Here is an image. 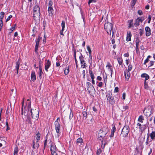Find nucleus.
I'll return each instance as SVG.
<instances>
[{"mask_svg": "<svg viewBox=\"0 0 155 155\" xmlns=\"http://www.w3.org/2000/svg\"><path fill=\"white\" fill-rule=\"evenodd\" d=\"M139 41L138 40H136V47L137 49H138V46H139Z\"/></svg>", "mask_w": 155, "mask_h": 155, "instance_id": "49530a36", "label": "nucleus"}, {"mask_svg": "<svg viewBox=\"0 0 155 155\" xmlns=\"http://www.w3.org/2000/svg\"><path fill=\"white\" fill-rule=\"evenodd\" d=\"M154 63V61H150V66H152L153 65Z\"/></svg>", "mask_w": 155, "mask_h": 155, "instance_id": "680f3d73", "label": "nucleus"}, {"mask_svg": "<svg viewBox=\"0 0 155 155\" xmlns=\"http://www.w3.org/2000/svg\"><path fill=\"white\" fill-rule=\"evenodd\" d=\"M141 77L142 78H145V79L144 80V84H145V87H146V81L149 79V76L146 73H143L141 75Z\"/></svg>", "mask_w": 155, "mask_h": 155, "instance_id": "dca6fc26", "label": "nucleus"}, {"mask_svg": "<svg viewBox=\"0 0 155 155\" xmlns=\"http://www.w3.org/2000/svg\"><path fill=\"white\" fill-rule=\"evenodd\" d=\"M107 143V142L105 140V139H104L102 141H101V148L102 149H104L105 147V145Z\"/></svg>", "mask_w": 155, "mask_h": 155, "instance_id": "a878e982", "label": "nucleus"}, {"mask_svg": "<svg viewBox=\"0 0 155 155\" xmlns=\"http://www.w3.org/2000/svg\"><path fill=\"white\" fill-rule=\"evenodd\" d=\"M143 20L142 19V18L138 17L137 19L135 20V23H134V25L136 27L138 26L139 25V23L140 22H142Z\"/></svg>", "mask_w": 155, "mask_h": 155, "instance_id": "9b49d317", "label": "nucleus"}, {"mask_svg": "<svg viewBox=\"0 0 155 155\" xmlns=\"http://www.w3.org/2000/svg\"><path fill=\"white\" fill-rule=\"evenodd\" d=\"M93 111H94V112H97V109L94 106L93 107Z\"/></svg>", "mask_w": 155, "mask_h": 155, "instance_id": "0e129e2a", "label": "nucleus"}, {"mask_svg": "<svg viewBox=\"0 0 155 155\" xmlns=\"http://www.w3.org/2000/svg\"><path fill=\"white\" fill-rule=\"evenodd\" d=\"M124 74L126 79L128 81L130 77V72L129 71H126L124 72Z\"/></svg>", "mask_w": 155, "mask_h": 155, "instance_id": "f3484780", "label": "nucleus"}, {"mask_svg": "<svg viewBox=\"0 0 155 155\" xmlns=\"http://www.w3.org/2000/svg\"><path fill=\"white\" fill-rule=\"evenodd\" d=\"M99 12L101 13L100 16L101 17V20H103L104 17L106 16H107L106 11L105 10H99Z\"/></svg>", "mask_w": 155, "mask_h": 155, "instance_id": "f8f14e48", "label": "nucleus"}, {"mask_svg": "<svg viewBox=\"0 0 155 155\" xmlns=\"http://www.w3.org/2000/svg\"><path fill=\"white\" fill-rule=\"evenodd\" d=\"M36 79V77L34 71H32L31 75V80L34 81Z\"/></svg>", "mask_w": 155, "mask_h": 155, "instance_id": "412c9836", "label": "nucleus"}, {"mask_svg": "<svg viewBox=\"0 0 155 155\" xmlns=\"http://www.w3.org/2000/svg\"><path fill=\"white\" fill-rule=\"evenodd\" d=\"M50 150L51 151V153H56L57 152V150L56 148L55 145H52L50 147Z\"/></svg>", "mask_w": 155, "mask_h": 155, "instance_id": "4468645a", "label": "nucleus"}, {"mask_svg": "<svg viewBox=\"0 0 155 155\" xmlns=\"http://www.w3.org/2000/svg\"><path fill=\"white\" fill-rule=\"evenodd\" d=\"M82 74L83 75V78H84L85 74V71L84 70L82 71Z\"/></svg>", "mask_w": 155, "mask_h": 155, "instance_id": "774afa93", "label": "nucleus"}, {"mask_svg": "<svg viewBox=\"0 0 155 155\" xmlns=\"http://www.w3.org/2000/svg\"><path fill=\"white\" fill-rule=\"evenodd\" d=\"M133 19L130 20L128 21V23H129V28L134 27V25H133Z\"/></svg>", "mask_w": 155, "mask_h": 155, "instance_id": "393cba45", "label": "nucleus"}, {"mask_svg": "<svg viewBox=\"0 0 155 155\" xmlns=\"http://www.w3.org/2000/svg\"><path fill=\"white\" fill-rule=\"evenodd\" d=\"M74 58L75 64L78 63V61H77V60L76 59V51H74Z\"/></svg>", "mask_w": 155, "mask_h": 155, "instance_id": "a19ab883", "label": "nucleus"}, {"mask_svg": "<svg viewBox=\"0 0 155 155\" xmlns=\"http://www.w3.org/2000/svg\"><path fill=\"white\" fill-rule=\"evenodd\" d=\"M118 91V88L117 87H115L114 92H117Z\"/></svg>", "mask_w": 155, "mask_h": 155, "instance_id": "4d7b16f0", "label": "nucleus"}, {"mask_svg": "<svg viewBox=\"0 0 155 155\" xmlns=\"http://www.w3.org/2000/svg\"><path fill=\"white\" fill-rule=\"evenodd\" d=\"M11 91L13 92V95L14 96V95H16V90L15 89H12L11 90ZM13 97H15L14 96Z\"/></svg>", "mask_w": 155, "mask_h": 155, "instance_id": "a18cd8bd", "label": "nucleus"}, {"mask_svg": "<svg viewBox=\"0 0 155 155\" xmlns=\"http://www.w3.org/2000/svg\"><path fill=\"white\" fill-rule=\"evenodd\" d=\"M138 14L140 15H143V12L141 10H139L137 12Z\"/></svg>", "mask_w": 155, "mask_h": 155, "instance_id": "8fccbe9b", "label": "nucleus"}, {"mask_svg": "<svg viewBox=\"0 0 155 155\" xmlns=\"http://www.w3.org/2000/svg\"><path fill=\"white\" fill-rule=\"evenodd\" d=\"M129 131V127L127 125H125L122 130L121 135L123 137H126L127 136Z\"/></svg>", "mask_w": 155, "mask_h": 155, "instance_id": "423d86ee", "label": "nucleus"}, {"mask_svg": "<svg viewBox=\"0 0 155 155\" xmlns=\"http://www.w3.org/2000/svg\"><path fill=\"white\" fill-rule=\"evenodd\" d=\"M69 67H67L64 70V73L66 74L67 75L68 74L69 72Z\"/></svg>", "mask_w": 155, "mask_h": 155, "instance_id": "f704fd0d", "label": "nucleus"}, {"mask_svg": "<svg viewBox=\"0 0 155 155\" xmlns=\"http://www.w3.org/2000/svg\"><path fill=\"white\" fill-rule=\"evenodd\" d=\"M131 36L132 35L131 32L130 31H128L127 33L126 41H131Z\"/></svg>", "mask_w": 155, "mask_h": 155, "instance_id": "2eb2a0df", "label": "nucleus"}, {"mask_svg": "<svg viewBox=\"0 0 155 155\" xmlns=\"http://www.w3.org/2000/svg\"><path fill=\"white\" fill-rule=\"evenodd\" d=\"M41 39L39 38L36 40V44L35 46V51L36 52H37L38 51V48L39 46V41Z\"/></svg>", "mask_w": 155, "mask_h": 155, "instance_id": "a211bd4d", "label": "nucleus"}, {"mask_svg": "<svg viewBox=\"0 0 155 155\" xmlns=\"http://www.w3.org/2000/svg\"><path fill=\"white\" fill-rule=\"evenodd\" d=\"M20 64L19 61L18 60L16 62L15 66V69L17 70V72L18 74V69L19 68V66Z\"/></svg>", "mask_w": 155, "mask_h": 155, "instance_id": "4be33fe9", "label": "nucleus"}, {"mask_svg": "<svg viewBox=\"0 0 155 155\" xmlns=\"http://www.w3.org/2000/svg\"><path fill=\"white\" fill-rule=\"evenodd\" d=\"M83 142V139L81 138H78L76 142L77 143H81Z\"/></svg>", "mask_w": 155, "mask_h": 155, "instance_id": "72a5a7b5", "label": "nucleus"}, {"mask_svg": "<svg viewBox=\"0 0 155 155\" xmlns=\"http://www.w3.org/2000/svg\"><path fill=\"white\" fill-rule=\"evenodd\" d=\"M126 97V94L125 93H123V99L124 100H125V98Z\"/></svg>", "mask_w": 155, "mask_h": 155, "instance_id": "e2e57ef3", "label": "nucleus"}, {"mask_svg": "<svg viewBox=\"0 0 155 155\" xmlns=\"http://www.w3.org/2000/svg\"><path fill=\"white\" fill-rule=\"evenodd\" d=\"M87 49L88 51L89 52V56H91V59H92V57L91 56V48H90L89 46H87Z\"/></svg>", "mask_w": 155, "mask_h": 155, "instance_id": "2f4dec72", "label": "nucleus"}, {"mask_svg": "<svg viewBox=\"0 0 155 155\" xmlns=\"http://www.w3.org/2000/svg\"><path fill=\"white\" fill-rule=\"evenodd\" d=\"M149 61V59L148 58H147L144 61V63L143 64H146Z\"/></svg>", "mask_w": 155, "mask_h": 155, "instance_id": "052dcab7", "label": "nucleus"}, {"mask_svg": "<svg viewBox=\"0 0 155 155\" xmlns=\"http://www.w3.org/2000/svg\"><path fill=\"white\" fill-rule=\"evenodd\" d=\"M51 65V62L50 61L48 60L45 64V69L47 72L48 71V69L50 66Z\"/></svg>", "mask_w": 155, "mask_h": 155, "instance_id": "ddd939ff", "label": "nucleus"}, {"mask_svg": "<svg viewBox=\"0 0 155 155\" xmlns=\"http://www.w3.org/2000/svg\"><path fill=\"white\" fill-rule=\"evenodd\" d=\"M96 0H89L88 2V4H90L92 2H95Z\"/></svg>", "mask_w": 155, "mask_h": 155, "instance_id": "13d9d810", "label": "nucleus"}, {"mask_svg": "<svg viewBox=\"0 0 155 155\" xmlns=\"http://www.w3.org/2000/svg\"><path fill=\"white\" fill-rule=\"evenodd\" d=\"M39 146L38 142H36V143H35V141H33V145L32 147L33 149L38 148Z\"/></svg>", "mask_w": 155, "mask_h": 155, "instance_id": "6ab92c4d", "label": "nucleus"}, {"mask_svg": "<svg viewBox=\"0 0 155 155\" xmlns=\"http://www.w3.org/2000/svg\"><path fill=\"white\" fill-rule=\"evenodd\" d=\"M103 85V83L102 82H100L98 84V86L99 87H101Z\"/></svg>", "mask_w": 155, "mask_h": 155, "instance_id": "603ef678", "label": "nucleus"}, {"mask_svg": "<svg viewBox=\"0 0 155 155\" xmlns=\"http://www.w3.org/2000/svg\"><path fill=\"white\" fill-rule=\"evenodd\" d=\"M97 79L100 81H101V80H102V78L100 76H98L97 77Z\"/></svg>", "mask_w": 155, "mask_h": 155, "instance_id": "338daca9", "label": "nucleus"}, {"mask_svg": "<svg viewBox=\"0 0 155 155\" xmlns=\"http://www.w3.org/2000/svg\"><path fill=\"white\" fill-rule=\"evenodd\" d=\"M137 0H133L131 6L133 7L135 5Z\"/></svg>", "mask_w": 155, "mask_h": 155, "instance_id": "c03bdc74", "label": "nucleus"}, {"mask_svg": "<svg viewBox=\"0 0 155 155\" xmlns=\"http://www.w3.org/2000/svg\"><path fill=\"white\" fill-rule=\"evenodd\" d=\"M24 98H23V101L22 102V107L21 108V114H23V113L24 114V116L22 117L23 119L26 118V116L28 115V114L30 113L31 114L32 118L38 120L39 117V112L36 109H31V102H29L28 104V111L26 112L25 111V106L23 108V105L24 104Z\"/></svg>", "mask_w": 155, "mask_h": 155, "instance_id": "f257e3e1", "label": "nucleus"}, {"mask_svg": "<svg viewBox=\"0 0 155 155\" xmlns=\"http://www.w3.org/2000/svg\"><path fill=\"white\" fill-rule=\"evenodd\" d=\"M113 27V24L112 23L108 22L105 23L104 28L109 35H111Z\"/></svg>", "mask_w": 155, "mask_h": 155, "instance_id": "7ed1b4c3", "label": "nucleus"}, {"mask_svg": "<svg viewBox=\"0 0 155 155\" xmlns=\"http://www.w3.org/2000/svg\"><path fill=\"white\" fill-rule=\"evenodd\" d=\"M151 16L150 15H149L148 16V23H150V20H151Z\"/></svg>", "mask_w": 155, "mask_h": 155, "instance_id": "09e8293b", "label": "nucleus"}, {"mask_svg": "<svg viewBox=\"0 0 155 155\" xmlns=\"http://www.w3.org/2000/svg\"><path fill=\"white\" fill-rule=\"evenodd\" d=\"M55 129L56 130L57 134L55 135L56 137H59V134H60V131L61 127L59 122L58 121H55L54 122Z\"/></svg>", "mask_w": 155, "mask_h": 155, "instance_id": "6e6552de", "label": "nucleus"}, {"mask_svg": "<svg viewBox=\"0 0 155 155\" xmlns=\"http://www.w3.org/2000/svg\"><path fill=\"white\" fill-rule=\"evenodd\" d=\"M144 120V118L143 116H140L138 119V121L141 123H143V120Z\"/></svg>", "mask_w": 155, "mask_h": 155, "instance_id": "c85d7f7f", "label": "nucleus"}, {"mask_svg": "<svg viewBox=\"0 0 155 155\" xmlns=\"http://www.w3.org/2000/svg\"><path fill=\"white\" fill-rule=\"evenodd\" d=\"M108 129L107 128H102L99 131L98 134V138L99 140L103 139L107 134Z\"/></svg>", "mask_w": 155, "mask_h": 155, "instance_id": "f03ea898", "label": "nucleus"}, {"mask_svg": "<svg viewBox=\"0 0 155 155\" xmlns=\"http://www.w3.org/2000/svg\"><path fill=\"white\" fill-rule=\"evenodd\" d=\"M6 142L4 140H2V143H0V147H1L2 146V143L3 144H5Z\"/></svg>", "mask_w": 155, "mask_h": 155, "instance_id": "6e6d98bb", "label": "nucleus"}, {"mask_svg": "<svg viewBox=\"0 0 155 155\" xmlns=\"http://www.w3.org/2000/svg\"><path fill=\"white\" fill-rule=\"evenodd\" d=\"M117 61L119 64L121 65L122 64L123 60L122 58H117Z\"/></svg>", "mask_w": 155, "mask_h": 155, "instance_id": "473e14b6", "label": "nucleus"}, {"mask_svg": "<svg viewBox=\"0 0 155 155\" xmlns=\"http://www.w3.org/2000/svg\"><path fill=\"white\" fill-rule=\"evenodd\" d=\"M153 107L152 106H148L147 107L145 108L143 111V113L147 117L150 116L153 113L152 109Z\"/></svg>", "mask_w": 155, "mask_h": 155, "instance_id": "39448f33", "label": "nucleus"}, {"mask_svg": "<svg viewBox=\"0 0 155 155\" xmlns=\"http://www.w3.org/2000/svg\"><path fill=\"white\" fill-rule=\"evenodd\" d=\"M49 144L51 146L52 145H54L53 143V142L51 140H49Z\"/></svg>", "mask_w": 155, "mask_h": 155, "instance_id": "69168bd1", "label": "nucleus"}, {"mask_svg": "<svg viewBox=\"0 0 155 155\" xmlns=\"http://www.w3.org/2000/svg\"><path fill=\"white\" fill-rule=\"evenodd\" d=\"M116 130V128L115 126H114L112 128V132H113L114 133L115 131Z\"/></svg>", "mask_w": 155, "mask_h": 155, "instance_id": "bf43d9fd", "label": "nucleus"}, {"mask_svg": "<svg viewBox=\"0 0 155 155\" xmlns=\"http://www.w3.org/2000/svg\"><path fill=\"white\" fill-rule=\"evenodd\" d=\"M5 15V13L3 12H1L0 13V20H2Z\"/></svg>", "mask_w": 155, "mask_h": 155, "instance_id": "c9c22d12", "label": "nucleus"}, {"mask_svg": "<svg viewBox=\"0 0 155 155\" xmlns=\"http://www.w3.org/2000/svg\"><path fill=\"white\" fill-rule=\"evenodd\" d=\"M128 67V69L126 71L130 72V71L131 70V69L132 68V65L130 64L129 65Z\"/></svg>", "mask_w": 155, "mask_h": 155, "instance_id": "58836bf2", "label": "nucleus"}, {"mask_svg": "<svg viewBox=\"0 0 155 155\" xmlns=\"http://www.w3.org/2000/svg\"><path fill=\"white\" fill-rule=\"evenodd\" d=\"M140 31L139 32V34H140V35L141 36L143 33V31L141 29H140Z\"/></svg>", "mask_w": 155, "mask_h": 155, "instance_id": "864d4df0", "label": "nucleus"}, {"mask_svg": "<svg viewBox=\"0 0 155 155\" xmlns=\"http://www.w3.org/2000/svg\"><path fill=\"white\" fill-rule=\"evenodd\" d=\"M3 26V22L2 20H0V29H1Z\"/></svg>", "mask_w": 155, "mask_h": 155, "instance_id": "5fc2aeb1", "label": "nucleus"}, {"mask_svg": "<svg viewBox=\"0 0 155 155\" xmlns=\"http://www.w3.org/2000/svg\"><path fill=\"white\" fill-rule=\"evenodd\" d=\"M53 3L50 0L48 3V12L49 13V15L51 16H52L53 13Z\"/></svg>", "mask_w": 155, "mask_h": 155, "instance_id": "0eeeda50", "label": "nucleus"}, {"mask_svg": "<svg viewBox=\"0 0 155 155\" xmlns=\"http://www.w3.org/2000/svg\"><path fill=\"white\" fill-rule=\"evenodd\" d=\"M16 27V25L15 24L13 27H12L11 28H10V30L12 31L14 30L15 29Z\"/></svg>", "mask_w": 155, "mask_h": 155, "instance_id": "de8ad7c7", "label": "nucleus"}, {"mask_svg": "<svg viewBox=\"0 0 155 155\" xmlns=\"http://www.w3.org/2000/svg\"><path fill=\"white\" fill-rule=\"evenodd\" d=\"M92 85L91 84V83L90 82H87V87H91V86Z\"/></svg>", "mask_w": 155, "mask_h": 155, "instance_id": "3c124183", "label": "nucleus"}, {"mask_svg": "<svg viewBox=\"0 0 155 155\" xmlns=\"http://www.w3.org/2000/svg\"><path fill=\"white\" fill-rule=\"evenodd\" d=\"M106 67L107 68V69L109 70V71H110L112 74L113 72V70L112 69V66L109 63H107L106 65Z\"/></svg>", "mask_w": 155, "mask_h": 155, "instance_id": "b1692460", "label": "nucleus"}, {"mask_svg": "<svg viewBox=\"0 0 155 155\" xmlns=\"http://www.w3.org/2000/svg\"><path fill=\"white\" fill-rule=\"evenodd\" d=\"M61 25L62 27V30H64L65 28V21H62L61 23Z\"/></svg>", "mask_w": 155, "mask_h": 155, "instance_id": "4c0bfd02", "label": "nucleus"}, {"mask_svg": "<svg viewBox=\"0 0 155 155\" xmlns=\"http://www.w3.org/2000/svg\"><path fill=\"white\" fill-rule=\"evenodd\" d=\"M87 90L89 93H91L93 91H95V90L93 86L92 85L90 87H87Z\"/></svg>", "mask_w": 155, "mask_h": 155, "instance_id": "5701e85b", "label": "nucleus"}, {"mask_svg": "<svg viewBox=\"0 0 155 155\" xmlns=\"http://www.w3.org/2000/svg\"><path fill=\"white\" fill-rule=\"evenodd\" d=\"M40 136L41 134L39 132L37 133L36 134V139L37 140V142H38L40 140Z\"/></svg>", "mask_w": 155, "mask_h": 155, "instance_id": "cd10ccee", "label": "nucleus"}, {"mask_svg": "<svg viewBox=\"0 0 155 155\" xmlns=\"http://www.w3.org/2000/svg\"><path fill=\"white\" fill-rule=\"evenodd\" d=\"M80 61L81 67L83 68H85L87 67V64L85 61L84 60V58L82 54L81 53V55L79 57Z\"/></svg>", "mask_w": 155, "mask_h": 155, "instance_id": "1a4fd4ad", "label": "nucleus"}, {"mask_svg": "<svg viewBox=\"0 0 155 155\" xmlns=\"http://www.w3.org/2000/svg\"><path fill=\"white\" fill-rule=\"evenodd\" d=\"M39 70V77H40V78H41V75L43 74V73L42 71V68L40 67Z\"/></svg>", "mask_w": 155, "mask_h": 155, "instance_id": "ea45409f", "label": "nucleus"}, {"mask_svg": "<svg viewBox=\"0 0 155 155\" xmlns=\"http://www.w3.org/2000/svg\"><path fill=\"white\" fill-rule=\"evenodd\" d=\"M27 118L26 120V121L28 123L31 124L32 123L31 122V118L29 117L28 116H27Z\"/></svg>", "mask_w": 155, "mask_h": 155, "instance_id": "c756f323", "label": "nucleus"}, {"mask_svg": "<svg viewBox=\"0 0 155 155\" xmlns=\"http://www.w3.org/2000/svg\"><path fill=\"white\" fill-rule=\"evenodd\" d=\"M83 114L84 117H85L86 119L87 118V114L86 111H84L83 112Z\"/></svg>", "mask_w": 155, "mask_h": 155, "instance_id": "37998d69", "label": "nucleus"}, {"mask_svg": "<svg viewBox=\"0 0 155 155\" xmlns=\"http://www.w3.org/2000/svg\"><path fill=\"white\" fill-rule=\"evenodd\" d=\"M106 97L108 102L111 104H114L115 102V100L112 96V93L110 91H108L106 95Z\"/></svg>", "mask_w": 155, "mask_h": 155, "instance_id": "20e7f679", "label": "nucleus"}, {"mask_svg": "<svg viewBox=\"0 0 155 155\" xmlns=\"http://www.w3.org/2000/svg\"><path fill=\"white\" fill-rule=\"evenodd\" d=\"M150 137L153 140L154 139L155 137V132L153 131L150 134Z\"/></svg>", "mask_w": 155, "mask_h": 155, "instance_id": "7c9ffc66", "label": "nucleus"}, {"mask_svg": "<svg viewBox=\"0 0 155 155\" xmlns=\"http://www.w3.org/2000/svg\"><path fill=\"white\" fill-rule=\"evenodd\" d=\"M40 11L34 12L33 17L34 19H39L40 18Z\"/></svg>", "mask_w": 155, "mask_h": 155, "instance_id": "9d476101", "label": "nucleus"}, {"mask_svg": "<svg viewBox=\"0 0 155 155\" xmlns=\"http://www.w3.org/2000/svg\"><path fill=\"white\" fill-rule=\"evenodd\" d=\"M34 12L40 11V8L38 5H36L34 8Z\"/></svg>", "mask_w": 155, "mask_h": 155, "instance_id": "bb28decb", "label": "nucleus"}, {"mask_svg": "<svg viewBox=\"0 0 155 155\" xmlns=\"http://www.w3.org/2000/svg\"><path fill=\"white\" fill-rule=\"evenodd\" d=\"M146 32V35L149 36L151 34L150 28L148 27H146L145 28Z\"/></svg>", "mask_w": 155, "mask_h": 155, "instance_id": "aec40b11", "label": "nucleus"}, {"mask_svg": "<svg viewBox=\"0 0 155 155\" xmlns=\"http://www.w3.org/2000/svg\"><path fill=\"white\" fill-rule=\"evenodd\" d=\"M89 73L91 75V77L92 79H94V74L93 73V72L92 71L90 70L89 71Z\"/></svg>", "mask_w": 155, "mask_h": 155, "instance_id": "e433bc0d", "label": "nucleus"}, {"mask_svg": "<svg viewBox=\"0 0 155 155\" xmlns=\"http://www.w3.org/2000/svg\"><path fill=\"white\" fill-rule=\"evenodd\" d=\"M18 148L15 147L14 150V155H17Z\"/></svg>", "mask_w": 155, "mask_h": 155, "instance_id": "79ce46f5", "label": "nucleus"}]
</instances>
